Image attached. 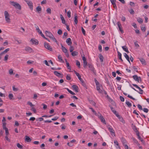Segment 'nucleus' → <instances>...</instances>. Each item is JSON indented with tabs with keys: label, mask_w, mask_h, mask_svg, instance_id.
Masks as SVG:
<instances>
[{
	"label": "nucleus",
	"mask_w": 149,
	"mask_h": 149,
	"mask_svg": "<svg viewBox=\"0 0 149 149\" xmlns=\"http://www.w3.org/2000/svg\"><path fill=\"white\" fill-rule=\"evenodd\" d=\"M122 48L123 50L126 52H127L129 53V52L128 50V48L126 46H123L122 47Z\"/></svg>",
	"instance_id": "obj_21"
},
{
	"label": "nucleus",
	"mask_w": 149,
	"mask_h": 149,
	"mask_svg": "<svg viewBox=\"0 0 149 149\" xmlns=\"http://www.w3.org/2000/svg\"><path fill=\"white\" fill-rule=\"evenodd\" d=\"M31 110L33 111L34 113H36V109L33 107H32L31 108Z\"/></svg>",
	"instance_id": "obj_56"
},
{
	"label": "nucleus",
	"mask_w": 149,
	"mask_h": 149,
	"mask_svg": "<svg viewBox=\"0 0 149 149\" xmlns=\"http://www.w3.org/2000/svg\"><path fill=\"white\" fill-rule=\"evenodd\" d=\"M97 90L100 93H101L102 92L103 93V92H101L102 91L101 89V86L100 84H99V85H96Z\"/></svg>",
	"instance_id": "obj_15"
},
{
	"label": "nucleus",
	"mask_w": 149,
	"mask_h": 149,
	"mask_svg": "<svg viewBox=\"0 0 149 149\" xmlns=\"http://www.w3.org/2000/svg\"><path fill=\"white\" fill-rule=\"evenodd\" d=\"M99 57L100 59V61L103 62L104 60V57L101 54H100L99 55Z\"/></svg>",
	"instance_id": "obj_22"
},
{
	"label": "nucleus",
	"mask_w": 149,
	"mask_h": 149,
	"mask_svg": "<svg viewBox=\"0 0 149 149\" xmlns=\"http://www.w3.org/2000/svg\"><path fill=\"white\" fill-rule=\"evenodd\" d=\"M81 31H82V32L83 34L84 35H86L85 31L84 29L83 28V27H81Z\"/></svg>",
	"instance_id": "obj_49"
},
{
	"label": "nucleus",
	"mask_w": 149,
	"mask_h": 149,
	"mask_svg": "<svg viewBox=\"0 0 149 149\" xmlns=\"http://www.w3.org/2000/svg\"><path fill=\"white\" fill-rule=\"evenodd\" d=\"M107 128L109 130L111 133V134L112 136H115V132L114 130L113 129L111 126L108 125L107 126Z\"/></svg>",
	"instance_id": "obj_2"
},
{
	"label": "nucleus",
	"mask_w": 149,
	"mask_h": 149,
	"mask_svg": "<svg viewBox=\"0 0 149 149\" xmlns=\"http://www.w3.org/2000/svg\"><path fill=\"white\" fill-rule=\"evenodd\" d=\"M117 53H118V57H119V59L121 61H123V60L121 58L122 54H121V53L120 52H119L118 51L117 52Z\"/></svg>",
	"instance_id": "obj_26"
},
{
	"label": "nucleus",
	"mask_w": 149,
	"mask_h": 149,
	"mask_svg": "<svg viewBox=\"0 0 149 149\" xmlns=\"http://www.w3.org/2000/svg\"><path fill=\"white\" fill-rule=\"evenodd\" d=\"M139 60L141 62L142 64H145V61L144 59L143 58H139Z\"/></svg>",
	"instance_id": "obj_28"
},
{
	"label": "nucleus",
	"mask_w": 149,
	"mask_h": 149,
	"mask_svg": "<svg viewBox=\"0 0 149 149\" xmlns=\"http://www.w3.org/2000/svg\"><path fill=\"white\" fill-rule=\"evenodd\" d=\"M58 58L60 60V62H61L63 61L62 57L60 55H58Z\"/></svg>",
	"instance_id": "obj_46"
},
{
	"label": "nucleus",
	"mask_w": 149,
	"mask_h": 149,
	"mask_svg": "<svg viewBox=\"0 0 149 149\" xmlns=\"http://www.w3.org/2000/svg\"><path fill=\"white\" fill-rule=\"evenodd\" d=\"M14 7L17 4V3L14 1H10L9 2Z\"/></svg>",
	"instance_id": "obj_24"
},
{
	"label": "nucleus",
	"mask_w": 149,
	"mask_h": 149,
	"mask_svg": "<svg viewBox=\"0 0 149 149\" xmlns=\"http://www.w3.org/2000/svg\"><path fill=\"white\" fill-rule=\"evenodd\" d=\"M74 50V48L72 46H71L70 47V52H73L72 51H73Z\"/></svg>",
	"instance_id": "obj_48"
},
{
	"label": "nucleus",
	"mask_w": 149,
	"mask_h": 149,
	"mask_svg": "<svg viewBox=\"0 0 149 149\" xmlns=\"http://www.w3.org/2000/svg\"><path fill=\"white\" fill-rule=\"evenodd\" d=\"M50 38L51 39H52L53 41L56 42V43L57 42V41L56 39L54 37V36L53 35H52V36Z\"/></svg>",
	"instance_id": "obj_31"
},
{
	"label": "nucleus",
	"mask_w": 149,
	"mask_h": 149,
	"mask_svg": "<svg viewBox=\"0 0 149 149\" xmlns=\"http://www.w3.org/2000/svg\"><path fill=\"white\" fill-rule=\"evenodd\" d=\"M90 103L93 105L95 106V103L93 101H90Z\"/></svg>",
	"instance_id": "obj_64"
},
{
	"label": "nucleus",
	"mask_w": 149,
	"mask_h": 149,
	"mask_svg": "<svg viewBox=\"0 0 149 149\" xmlns=\"http://www.w3.org/2000/svg\"><path fill=\"white\" fill-rule=\"evenodd\" d=\"M126 104L129 107H131L132 106V104L129 102L126 101Z\"/></svg>",
	"instance_id": "obj_30"
},
{
	"label": "nucleus",
	"mask_w": 149,
	"mask_h": 149,
	"mask_svg": "<svg viewBox=\"0 0 149 149\" xmlns=\"http://www.w3.org/2000/svg\"><path fill=\"white\" fill-rule=\"evenodd\" d=\"M46 11L47 13H48L49 14H51V10L50 8H48L47 10Z\"/></svg>",
	"instance_id": "obj_36"
},
{
	"label": "nucleus",
	"mask_w": 149,
	"mask_h": 149,
	"mask_svg": "<svg viewBox=\"0 0 149 149\" xmlns=\"http://www.w3.org/2000/svg\"><path fill=\"white\" fill-rule=\"evenodd\" d=\"M13 89L14 91H18V89L17 88H15V86H13Z\"/></svg>",
	"instance_id": "obj_44"
},
{
	"label": "nucleus",
	"mask_w": 149,
	"mask_h": 149,
	"mask_svg": "<svg viewBox=\"0 0 149 149\" xmlns=\"http://www.w3.org/2000/svg\"><path fill=\"white\" fill-rule=\"evenodd\" d=\"M9 55L8 54H6L4 57V61H6L8 59Z\"/></svg>",
	"instance_id": "obj_52"
},
{
	"label": "nucleus",
	"mask_w": 149,
	"mask_h": 149,
	"mask_svg": "<svg viewBox=\"0 0 149 149\" xmlns=\"http://www.w3.org/2000/svg\"><path fill=\"white\" fill-rule=\"evenodd\" d=\"M89 109H91L92 112L96 115H97V113L91 107H90Z\"/></svg>",
	"instance_id": "obj_35"
},
{
	"label": "nucleus",
	"mask_w": 149,
	"mask_h": 149,
	"mask_svg": "<svg viewBox=\"0 0 149 149\" xmlns=\"http://www.w3.org/2000/svg\"><path fill=\"white\" fill-rule=\"evenodd\" d=\"M98 49L100 52H101L102 51V47L101 45H100L98 46Z\"/></svg>",
	"instance_id": "obj_51"
},
{
	"label": "nucleus",
	"mask_w": 149,
	"mask_h": 149,
	"mask_svg": "<svg viewBox=\"0 0 149 149\" xmlns=\"http://www.w3.org/2000/svg\"><path fill=\"white\" fill-rule=\"evenodd\" d=\"M61 18L62 20V23L64 24H65V25H66V24H65V20L64 18L63 17H61Z\"/></svg>",
	"instance_id": "obj_29"
},
{
	"label": "nucleus",
	"mask_w": 149,
	"mask_h": 149,
	"mask_svg": "<svg viewBox=\"0 0 149 149\" xmlns=\"http://www.w3.org/2000/svg\"><path fill=\"white\" fill-rule=\"evenodd\" d=\"M44 46L46 48L50 51H53L52 48L47 42H45L44 43Z\"/></svg>",
	"instance_id": "obj_3"
},
{
	"label": "nucleus",
	"mask_w": 149,
	"mask_h": 149,
	"mask_svg": "<svg viewBox=\"0 0 149 149\" xmlns=\"http://www.w3.org/2000/svg\"><path fill=\"white\" fill-rule=\"evenodd\" d=\"M9 48H7L5 50H4L3 52V53L4 54H5L7 52H8L9 50Z\"/></svg>",
	"instance_id": "obj_53"
},
{
	"label": "nucleus",
	"mask_w": 149,
	"mask_h": 149,
	"mask_svg": "<svg viewBox=\"0 0 149 149\" xmlns=\"http://www.w3.org/2000/svg\"><path fill=\"white\" fill-rule=\"evenodd\" d=\"M17 146L18 148L20 149H22L23 148L22 146L19 143H17Z\"/></svg>",
	"instance_id": "obj_37"
},
{
	"label": "nucleus",
	"mask_w": 149,
	"mask_h": 149,
	"mask_svg": "<svg viewBox=\"0 0 149 149\" xmlns=\"http://www.w3.org/2000/svg\"><path fill=\"white\" fill-rule=\"evenodd\" d=\"M72 88L73 90L75 91V92L77 93L78 92V87L77 86L74 85H73L72 86Z\"/></svg>",
	"instance_id": "obj_8"
},
{
	"label": "nucleus",
	"mask_w": 149,
	"mask_h": 149,
	"mask_svg": "<svg viewBox=\"0 0 149 149\" xmlns=\"http://www.w3.org/2000/svg\"><path fill=\"white\" fill-rule=\"evenodd\" d=\"M45 33L46 36L49 37V38L53 35V34L50 32L48 31H45Z\"/></svg>",
	"instance_id": "obj_14"
},
{
	"label": "nucleus",
	"mask_w": 149,
	"mask_h": 149,
	"mask_svg": "<svg viewBox=\"0 0 149 149\" xmlns=\"http://www.w3.org/2000/svg\"><path fill=\"white\" fill-rule=\"evenodd\" d=\"M31 41L32 43L33 44L37 45L38 44V41L37 40L31 39Z\"/></svg>",
	"instance_id": "obj_12"
},
{
	"label": "nucleus",
	"mask_w": 149,
	"mask_h": 149,
	"mask_svg": "<svg viewBox=\"0 0 149 149\" xmlns=\"http://www.w3.org/2000/svg\"><path fill=\"white\" fill-rule=\"evenodd\" d=\"M76 65L78 66L79 68H80V63L79 61L78 60L76 61Z\"/></svg>",
	"instance_id": "obj_38"
},
{
	"label": "nucleus",
	"mask_w": 149,
	"mask_h": 149,
	"mask_svg": "<svg viewBox=\"0 0 149 149\" xmlns=\"http://www.w3.org/2000/svg\"><path fill=\"white\" fill-rule=\"evenodd\" d=\"M68 35V33L67 32H65L64 33L63 35V38H65V37L66 36Z\"/></svg>",
	"instance_id": "obj_57"
},
{
	"label": "nucleus",
	"mask_w": 149,
	"mask_h": 149,
	"mask_svg": "<svg viewBox=\"0 0 149 149\" xmlns=\"http://www.w3.org/2000/svg\"><path fill=\"white\" fill-rule=\"evenodd\" d=\"M98 117L102 123L105 124H106L105 120L101 114H100L99 115H98Z\"/></svg>",
	"instance_id": "obj_5"
},
{
	"label": "nucleus",
	"mask_w": 149,
	"mask_h": 149,
	"mask_svg": "<svg viewBox=\"0 0 149 149\" xmlns=\"http://www.w3.org/2000/svg\"><path fill=\"white\" fill-rule=\"evenodd\" d=\"M66 79L68 80H70L71 79V77L69 75L67 74L66 76Z\"/></svg>",
	"instance_id": "obj_39"
},
{
	"label": "nucleus",
	"mask_w": 149,
	"mask_h": 149,
	"mask_svg": "<svg viewBox=\"0 0 149 149\" xmlns=\"http://www.w3.org/2000/svg\"><path fill=\"white\" fill-rule=\"evenodd\" d=\"M138 107L140 110H142V106L140 104H138L137 105Z\"/></svg>",
	"instance_id": "obj_58"
},
{
	"label": "nucleus",
	"mask_w": 149,
	"mask_h": 149,
	"mask_svg": "<svg viewBox=\"0 0 149 149\" xmlns=\"http://www.w3.org/2000/svg\"><path fill=\"white\" fill-rule=\"evenodd\" d=\"M44 62L45 63V65H47V66H49V65L48 64V63L47 60H44Z\"/></svg>",
	"instance_id": "obj_62"
},
{
	"label": "nucleus",
	"mask_w": 149,
	"mask_h": 149,
	"mask_svg": "<svg viewBox=\"0 0 149 149\" xmlns=\"http://www.w3.org/2000/svg\"><path fill=\"white\" fill-rule=\"evenodd\" d=\"M61 49L62 50L63 52L64 53H66V52H67V49L65 48V47H63V45L62 44H61Z\"/></svg>",
	"instance_id": "obj_18"
},
{
	"label": "nucleus",
	"mask_w": 149,
	"mask_h": 149,
	"mask_svg": "<svg viewBox=\"0 0 149 149\" xmlns=\"http://www.w3.org/2000/svg\"><path fill=\"white\" fill-rule=\"evenodd\" d=\"M95 82L96 85H99V84H100L95 79Z\"/></svg>",
	"instance_id": "obj_59"
},
{
	"label": "nucleus",
	"mask_w": 149,
	"mask_h": 149,
	"mask_svg": "<svg viewBox=\"0 0 149 149\" xmlns=\"http://www.w3.org/2000/svg\"><path fill=\"white\" fill-rule=\"evenodd\" d=\"M74 22L76 24H77L78 23V20H77V15L75 14L74 15Z\"/></svg>",
	"instance_id": "obj_27"
},
{
	"label": "nucleus",
	"mask_w": 149,
	"mask_h": 149,
	"mask_svg": "<svg viewBox=\"0 0 149 149\" xmlns=\"http://www.w3.org/2000/svg\"><path fill=\"white\" fill-rule=\"evenodd\" d=\"M124 56L125 58L126 59L127 61L129 62L130 63V62L129 59V56L126 53H124Z\"/></svg>",
	"instance_id": "obj_20"
},
{
	"label": "nucleus",
	"mask_w": 149,
	"mask_h": 149,
	"mask_svg": "<svg viewBox=\"0 0 149 149\" xmlns=\"http://www.w3.org/2000/svg\"><path fill=\"white\" fill-rule=\"evenodd\" d=\"M27 104H28L31 107L34 106V105L32 104V103L31 102L29 101L27 102Z\"/></svg>",
	"instance_id": "obj_50"
},
{
	"label": "nucleus",
	"mask_w": 149,
	"mask_h": 149,
	"mask_svg": "<svg viewBox=\"0 0 149 149\" xmlns=\"http://www.w3.org/2000/svg\"><path fill=\"white\" fill-rule=\"evenodd\" d=\"M37 11L40 13L39 12L41 10L42 8L40 6H38L36 8Z\"/></svg>",
	"instance_id": "obj_25"
},
{
	"label": "nucleus",
	"mask_w": 149,
	"mask_h": 149,
	"mask_svg": "<svg viewBox=\"0 0 149 149\" xmlns=\"http://www.w3.org/2000/svg\"><path fill=\"white\" fill-rule=\"evenodd\" d=\"M67 15L69 18L71 17V12L70 10H69L67 12Z\"/></svg>",
	"instance_id": "obj_47"
},
{
	"label": "nucleus",
	"mask_w": 149,
	"mask_h": 149,
	"mask_svg": "<svg viewBox=\"0 0 149 149\" xmlns=\"http://www.w3.org/2000/svg\"><path fill=\"white\" fill-rule=\"evenodd\" d=\"M62 30L61 29H59L58 31H57V33L59 35H61L62 34Z\"/></svg>",
	"instance_id": "obj_42"
},
{
	"label": "nucleus",
	"mask_w": 149,
	"mask_h": 149,
	"mask_svg": "<svg viewBox=\"0 0 149 149\" xmlns=\"http://www.w3.org/2000/svg\"><path fill=\"white\" fill-rule=\"evenodd\" d=\"M15 8L18 9L20 10L21 9V6L18 3H17L15 6L14 7Z\"/></svg>",
	"instance_id": "obj_19"
},
{
	"label": "nucleus",
	"mask_w": 149,
	"mask_h": 149,
	"mask_svg": "<svg viewBox=\"0 0 149 149\" xmlns=\"http://www.w3.org/2000/svg\"><path fill=\"white\" fill-rule=\"evenodd\" d=\"M25 50L26 51L29 52V53L33 52V51L32 49L29 47H26L25 48Z\"/></svg>",
	"instance_id": "obj_7"
},
{
	"label": "nucleus",
	"mask_w": 149,
	"mask_h": 149,
	"mask_svg": "<svg viewBox=\"0 0 149 149\" xmlns=\"http://www.w3.org/2000/svg\"><path fill=\"white\" fill-rule=\"evenodd\" d=\"M66 42L68 45H70L72 43L71 39L70 38H67L66 40Z\"/></svg>",
	"instance_id": "obj_13"
},
{
	"label": "nucleus",
	"mask_w": 149,
	"mask_h": 149,
	"mask_svg": "<svg viewBox=\"0 0 149 149\" xmlns=\"http://www.w3.org/2000/svg\"><path fill=\"white\" fill-rule=\"evenodd\" d=\"M109 107H110L111 109V111H112V112L114 114H116V113H117L116 111L115 110H114L113 108V107H111L110 106H109Z\"/></svg>",
	"instance_id": "obj_33"
},
{
	"label": "nucleus",
	"mask_w": 149,
	"mask_h": 149,
	"mask_svg": "<svg viewBox=\"0 0 149 149\" xmlns=\"http://www.w3.org/2000/svg\"><path fill=\"white\" fill-rule=\"evenodd\" d=\"M26 3L29 6L31 10H33V3L30 1H27Z\"/></svg>",
	"instance_id": "obj_6"
},
{
	"label": "nucleus",
	"mask_w": 149,
	"mask_h": 149,
	"mask_svg": "<svg viewBox=\"0 0 149 149\" xmlns=\"http://www.w3.org/2000/svg\"><path fill=\"white\" fill-rule=\"evenodd\" d=\"M129 11L130 12V13L131 14H133L134 13V10L133 9H130L129 10Z\"/></svg>",
	"instance_id": "obj_55"
},
{
	"label": "nucleus",
	"mask_w": 149,
	"mask_h": 149,
	"mask_svg": "<svg viewBox=\"0 0 149 149\" xmlns=\"http://www.w3.org/2000/svg\"><path fill=\"white\" fill-rule=\"evenodd\" d=\"M135 132H136V135L138 137L139 136H140V135L139 134V132L138 131V130L137 129H136V130H135Z\"/></svg>",
	"instance_id": "obj_45"
},
{
	"label": "nucleus",
	"mask_w": 149,
	"mask_h": 149,
	"mask_svg": "<svg viewBox=\"0 0 149 149\" xmlns=\"http://www.w3.org/2000/svg\"><path fill=\"white\" fill-rule=\"evenodd\" d=\"M137 21L140 23H142L143 22V20L141 18H139L137 19Z\"/></svg>",
	"instance_id": "obj_40"
},
{
	"label": "nucleus",
	"mask_w": 149,
	"mask_h": 149,
	"mask_svg": "<svg viewBox=\"0 0 149 149\" xmlns=\"http://www.w3.org/2000/svg\"><path fill=\"white\" fill-rule=\"evenodd\" d=\"M54 74L56 75L57 76L61 77V78L63 77V75L58 72L56 71H54Z\"/></svg>",
	"instance_id": "obj_9"
},
{
	"label": "nucleus",
	"mask_w": 149,
	"mask_h": 149,
	"mask_svg": "<svg viewBox=\"0 0 149 149\" xmlns=\"http://www.w3.org/2000/svg\"><path fill=\"white\" fill-rule=\"evenodd\" d=\"M120 100L122 102H124L125 100L124 98L123 97L121 96H120Z\"/></svg>",
	"instance_id": "obj_61"
},
{
	"label": "nucleus",
	"mask_w": 149,
	"mask_h": 149,
	"mask_svg": "<svg viewBox=\"0 0 149 149\" xmlns=\"http://www.w3.org/2000/svg\"><path fill=\"white\" fill-rule=\"evenodd\" d=\"M8 97L10 100L13 99V96L12 94H9Z\"/></svg>",
	"instance_id": "obj_32"
},
{
	"label": "nucleus",
	"mask_w": 149,
	"mask_h": 149,
	"mask_svg": "<svg viewBox=\"0 0 149 149\" xmlns=\"http://www.w3.org/2000/svg\"><path fill=\"white\" fill-rule=\"evenodd\" d=\"M5 131V134L6 135H8L9 134V132L8 128L5 129H4Z\"/></svg>",
	"instance_id": "obj_43"
},
{
	"label": "nucleus",
	"mask_w": 149,
	"mask_h": 149,
	"mask_svg": "<svg viewBox=\"0 0 149 149\" xmlns=\"http://www.w3.org/2000/svg\"><path fill=\"white\" fill-rule=\"evenodd\" d=\"M78 53L77 52L74 51L72 52L71 55L72 56H75L78 55Z\"/></svg>",
	"instance_id": "obj_23"
},
{
	"label": "nucleus",
	"mask_w": 149,
	"mask_h": 149,
	"mask_svg": "<svg viewBox=\"0 0 149 149\" xmlns=\"http://www.w3.org/2000/svg\"><path fill=\"white\" fill-rule=\"evenodd\" d=\"M9 72L10 74H11L13 73V70L12 69H11L9 70Z\"/></svg>",
	"instance_id": "obj_63"
},
{
	"label": "nucleus",
	"mask_w": 149,
	"mask_h": 149,
	"mask_svg": "<svg viewBox=\"0 0 149 149\" xmlns=\"http://www.w3.org/2000/svg\"><path fill=\"white\" fill-rule=\"evenodd\" d=\"M87 63L86 61H83L84 66V67H86L87 65Z\"/></svg>",
	"instance_id": "obj_54"
},
{
	"label": "nucleus",
	"mask_w": 149,
	"mask_h": 149,
	"mask_svg": "<svg viewBox=\"0 0 149 149\" xmlns=\"http://www.w3.org/2000/svg\"><path fill=\"white\" fill-rule=\"evenodd\" d=\"M6 123L5 122H3V129H5L7 128L6 127Z\"/></svg>",
	"instance_id": "obj_34"
},
{
	"label": "nucleus",
	"mask_w": 149,
	"mask_h": 149,
	"mask_svg": "<svg viewBox=\"0 0 149 149\" xmlns=\"http://www.w3.org/2000/svg\"><path fill=\"white\" fill-rule=\"evenodd\" d=\"M4 16L6 21L8 23L10 22V15L8 12L5 11L4 12Z\"/></svg>",
	"instance_id": "obj_1"
},
{
	"label": "nucleus",
	"mask_w": 149,
	"mask_h": 149,
	"mask_svg": "<svg viewBox=\"0 0 149 149\" xmlns=\"http://www.w3.org/2000/svg\"><path fill=\"white\" fill-rule=\"evenodd\" d=\"M74 72L76 74V76L78 77L79 79L81 82H82L83 79L81 78V76L79 74L76 72V71H74Z\"/></svg>",
	"instance_id": "obj_11"
},
{
	"label": "nucleus",
	"mask_w": 149,
	"mask_h": 149,
	"mask_svg": "<svg viewBox=\"0 0 149 149\" xmlns=\"http://www.w3.org/2000/svg\"><path fill=\"white\" fill-rule=\"evenodd\" d=\"M143 110L144 112L146 113H148V109L146 108L143 109Z\"/></svg>",
	"instance_id": "obj_60"
},
{
	"label": "nucleus",
	"mask_w": 149,
	"mask_h": 149,
	"mask_svg": "<svg viewBox=\"0 0 149 149\" xmlns=\"http://www.w3.org/2000/svg\"><path fill=\"white\" fill-rule=\"evenodd\" d=\"M107 99H108V100L110 102H112L113 101V100L111 99L109 96L108 95H107Z\"/></svg>",
	"instance_id": "obj_41"
},
{
	"label": "nucleus",
	"mask_w": 149,
	"mask_h": 149,
	"mask_svg": "<svg viewBox=\"0 0 149 149\" xmlns=\"http://www.w3.org/2000/svg\"><path fill=\"white\" fill-rule=\"evenodd\" d=\"M88 66L90 68V69L91 71H93V72H94L95 69L93 67V65L91 64H88Z\"/></svg>",
	"instance_id": "obj_17"
},
{
	"label": "nucleus",
	"mask_w": 149,
	"mask_h": 149,
	"mask_svg": "<svg viewBox=\"0 0 149 149\" xmlns=\"http://www.w3.org/2000/svg\"><path fill=\"white\" fill-rule=\"evenodd\" d=\"M133 78L135 81L138 82H141V78L139 77H138L137 75H133Z\"/></svg>",
	"instance_id": "obj_4"
},
{
	"label": "nucleus",
	"mask_w": 149,
	"mask_h": 149,
	"mask_svg": "<svg viewBox=\"0 0 149 149\" xmlns=\"http://www.w3.org/2000/svg\"><path fill=\"white\" fill-rule=\"evenodd\" d=\"M117 24L120 31H121L122 33H124V31L121 28V25L120 22H117Z\"/></svg>",
	"instance_id": "obj_10"
},
{
	"label": "nucleus",
	"mask_w": 149,
	"mask_h": 149,
	"mask_svg": "<svg viewBox=\"0 0 149 149\" xmlns=\"http://www.w3.org/2000/svg\"><path fill=\"white\" fill-rule=\"evenodd\" d=\"M25 141L27 142H30L31 141V139L29 136H25Z\"/></svg>",
	"instance_id": "obj_16"
}]
</instances>
